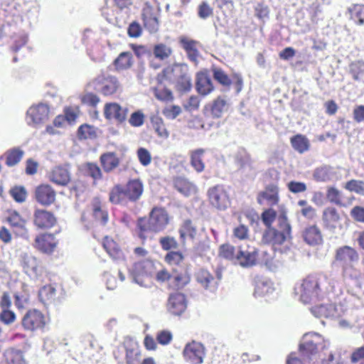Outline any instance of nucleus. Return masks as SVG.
<instances>
[{
	"instance_id": "13",
	"label": "nucleus",
	"mask_w": 364,
	"mask_h": 364,
	"mask_svg": "<svg viewBox=\"0 0 364 364\" xmlns=\"http://www.w3.org/2000/svg\"><path fill=\"white\" fill-rule=\"evenodd\" d=\"M20 262L24 272L30 277H37L41 272L39 261L30 253H21L20 255Z\"/></svg>"
},
{
	"instance_id": "41",
	"label": "nucleus",
	"mask_w": 364,
	"mask_h": 364,
	"mask_svg": "<svg viewBox=\"0 0 364 364\" xmlns=\"http://www.w3.org/2000/svg\"><path fill=\"white\" fill-rule=\"evenodd\" d=\"M293 148L299 153H304L309 149L308 139L301 134H297L291 139Z\"/></svg>"
},
{
	"instance_id": "6",
	"label": "nucleus",
	"mask_w": 364,
	"mask_h": 364,
	"mask_svg": "<svg viewBox=\"0 0 364 364\" xmlns=\"http://www.w3.org/2000/svg\"><path fill=\"white\" fill-rule=\"evenodd\" d=\"M49 116V106L46 103H38L28 109L26 121L29 126L38 128L48 120Z\"/></svg>"
},
{
	"instance_id": "64",
	"label": "nucleus",
	"mask_w": 364,
	"mask_h": 364,
	"mask_svg": "<svg viewBox=\"0 0 364 364\" xmlns=\"http://www.w3.org/2000/svg\"><path fill=\"white\" fill-rule=\"evenodd\" d=\"M351 217L357 222L364 223V208L355 206L350 210Z\"/></svg>"
},
{
	"instance_id": "18",
	"label": "nucleus",
	"mask_w": 364,
	"mask_h": 364,
	"mask_svg": "<svg viewBox=\"0 0 364 364\" xmlns=\"http://www.w3.org/2000/svg\"><path fill=\"white\" fill-rule=\"evenodd\" d=\"M290 235L287 232L277 230L273 228H269L264 233L262 242L267 244H272L273 246L282 245Z\"/></svg>"
},
{
	"instance_id": "59",
	"label": "nucleus",
	"mask_w": 364,
	"mask_h": 364,
	"mask_svg": "<svg viewBox=\"0 0 364 364\" xmlns=\"http://www.w3.org/2000/svg\"><path fill=\"white\" fill-rule=\"evenodd\" d=\"M173 339V335L170 331L162 330L157 333L156 340L159 343L166 346L171 343Z\"/></svg>"
},
{
	"instance_id": "1",
	"label": "nucleus",
	"mask_w": 364,
	"mask_h": 364,
	"mask_svg": "<svg viewBox=\"0 0 364 364\" xmlns=\"http://www.w3.org/2000/svg\"><path fill=\"white\" fill-rule=\"evenodd\" d=\"M170 221L171 217L164 208H154L150 212L149 220L140 218L138 220L139 235L146 239L149 231L160 232L166 229Z\"/></svg>"
},
{
	"instance_id": "52",
	"label": "nucleus",
	"mask_w": 364,
	"mask_h": 364,
	"mask_svg": "<svg viewBox=\"0 0 364 364\" xmlns=\"http://www.w3.org/2000/svg\"><path fill=\"white\" fill-rule=\"evenodd\" d=\"M127 364H140L141 353L138 348H132L127 350Z\"/></svg>"
},
{
	"instance_id": "28",
	"label": "nucleus",
	"mask_w": 364,
	"mask_h": 364,
	"mask_svg": "<svg viewBox=\"0 0 364 364\" xmlns=\"http://www.w3.org/2000/svg\"><path fill=\"white\" fill-rule=\"evenodd\" d=\"M124 190L127 198L136 200L143 193V184L139 179L131 180L127 183Z\"/></svg>"
},
{
	"instance_id": "33",
	"label": "nucleus",
	"mask_w": 364,
	"mask_h": 364,
	"mask_svg": "<svg viewBox=\"0 0 364 364\" xmlns=\"http://www.w3.org/2000/svg\"><path fill=\"white\" fill-rule=\"evenodd\" d=\"M304 238L311 245H318L322 242L321 231L316 225H311L305 229Z\"/></svg>"
},
{
	"instance_id": "29",
	"label": "nucleus",
	"mask_w": 364,
	"mask_h": 364,
	"mask_svg": "<svg viewBox=\"0 0 364 364\" xmlns=\"http://www.w3.org/2000/svg\"><path fill=\"white\" fill-rule=\"evenodd\" d=\"M103 247L109 255L115 260H123L124 257L122 251L119 247L116 242L111 237L106 236L104 238Z\"/></svg>"
},
{
	"instance_id": "62",
	"label": "nucleus",
	"mask_w": 364,
	"mask_h": 364,
	"mask_svg": "<svg viewBox=\"0 0 364 364\" xmlns=\"http://www.w3.org/2000/svg\"><path fill=\"white\" fill-rule=\"evenodd\" d=\"M181 112V109L178 105H171L165 107L163 114L168 119H175Z\"/></svg>"
},
{
	"instance_id": "61",
	"label": "nucleus",
	"mask_w": 364,
	"mask_h": 364,
	"mask_svg": "<svg viewBox=\"0 0 364 364\" xmlns=\"http://www.w3.org/2000/svg\"><path fill=\"white\" fill-rule=\"evenodd\" d=\"M215 79L225 86H229L231 84V80L225 72L220 69L214 70Z\"/></svg>"
},
{
	"instance_id": "58",
	"label": "nucleus",
	"mask_w": 364,
	"mask_h": 364,
	"mask_svg": "<svg viewBox=\"0 0 364 364\" xmlns=\"http://www.w3.org/2000/svg\"><path fill=\"white\" fill-rule=\"evenodd\" d=\"M16 314L9 309H3L0 312V321L6 325H10L16 321Z\"/></svg>"
},
{
	"instance_id": "4",
	"label": "nucleus",
	"mask_w": 364,
	"mask_h": 364,
	"mask_svg": "<svg viewBox=\"0 0 364 364\" xmlns=\"http://www.w3.org/2000/svg\"><path fill=\"white\" fill-rule=\"evenodd\" d=\"M48 322V316L36 309L28 310L21 319L23 329L30 332L43 330Z\"/></svg>"
},
{
	"instance_id": "36",
	"label": "nucleus",
	"mask_w": 364,
	"mask_h": 364,
	"mask_svg": "<svg viewBox=\"0 0 364 364\" xmlns=\"http://www.w3.org/2000/svg\"><path fill=\"white\" fill-rule=\"evenodd\" d=\"M180 238L183 243H185L186 240H193L196 235V229L193 225L191 220H187L183 222L179 229Z\"/></svg>"
},
{
	"instance_id": "21",
	"label": "nucleus",
	"mask_w": 364,
	"mask_h": 364,
	"mask_svg": "<svg viewBox=\"0 0 364 364\" xmlns=\"http://www.w3.org/2000/svg\"><path fill=\"white\" fill-rule=\"evenodd\" d=\"M48 178L50 181L58 186H65L70 181V173L67 168L57 166L49 173Z\"/></svg>"
},
{
	"instance_id": "17",
	"label": "nucleus",
	"mask_w": 364,
	"mask_h": 364,
	"mask_svg": "<svg viewBox=\"0 0 364 364\" xmlns=\"http://www.w3.org/2000/svg\"><path fill=\"white\" fill-rule=\"evenodd\" d=\"M56 245L57 242L53 235L42 234L36 237L34 247L43 253L50 254L53 252Z\"/></svg>"
},
{
	"instance_id": "8",
	"label": "nucleus",
	"mask_w": 364,
	"mask_h": 364,
	"mask_svg": "<svg viewBox=\"0 0 364 364\" xmlns=\"http://www.w3.org/2000/svg\"><path fill=\"white\" fill-rule=\"evenodd\" d=\"M154 273V264L151 261H144L135 264L132 276L135 283L141 287H149L151 284L150 277Z\"/></svg>"
},
{
	"instance_id": "43",
	"label": "nucleus",
	"mask_w": 364,
	"mask_h": 364,
	"mask_svg": "<svg viewBox=\"0 0 364 364\" xmlns=\"http://www.w3.org/2000/svg\"><path fill=\"white\" fill-rule=\"evenodd\" d=\"M38 296L42 303L49 304L55 298V289L51 285L44 286L39 290Z\"/></svg>"
},
{
	"instance_id": "25",
	"label": "nucleus",
	"mask_w": 364,
	"mask_h": 364,
	"mask_svg": "<svg viewBox=\"0 0 364 364\" xmlns=\"http://www.w3.org/2000/svg\"><path fill=\"white\" fill-rule=\"evenodd\" d=\"M196 89L202 95H207L213 90L211 80L205 72H200L197 74Z\"/></svg>"
},
{
	"instance_id": "3",
	"label": "nucleus",
	"mask_w": 364,
	"mask_h": 364,
	"mask_svg": "<svg viewBox=\"0 0 364 364\" xmlns=\"http://www.w3.org/2000/svg\"><path fill=\"white\" fill-rule=\"evenodd\" d=\"M328 345V342L320 334L311 332L304 335L299 345V350L304 356L309 357L316 354L320 349L326 348Z\"/></svg>"
},
{
	"instance_id": "16",
	"label": "nucleus",
	"mask_w": 364,
	"mask_h": 364,
	"mask_svg": "<svg viewBox=\"0 0 364 364\" xmlns=\"http://www.w3.org/2000/svg\"><path fill=\"white\" fill-rule=\"evenodd\" d=\"M314 177L318 181L326 182L340 180L342 177V174L338 168L323 166L315 171Z\"/></svg>"
},
{
	"instance_id": "50",
	"label": "nucleus",
	"mask_w": 364,
	"mask_h": 364,
	"mask_svg": "<svg viewBox=\"0 0 364 364\" xmlns=\"http://www.w3.org/2000/svg\"><path fill=\"white\" fill-rule=\"evenodd\" d=\"M7 360L12 364H26L23 353L18 350H11L7 353Z\"/></svg>"
},
{
	"instance_id": "63",
	"label": "nucleus",
	"mask_w": 364,
	"mask_h": 364,
	"mask_svg": "<svg viewBox=\"0 0 364 364\" xmlns=\"http://www.w3.org/2000/svg\"><path fill=\"white\" fill-rule=\"evenodd\" d=\"M237 166L243 171L252 170V161L248 155L245 154L237 160Z\"/></svg>"
},
{
	"instance_id": "47",
	"label": "nucleus",
	"mask_w": 364,
	"mask_h": 364,
	"mask_svg": "<svg viewBox=\"0 0 364 364\" xmlns=\"http://www.w3.org/2000/svg\"><path fill=\"white\" fill-rule=\"evenodd\" d=\"M172 53V50L171 47L163 44L159 43L154 46V54L156 56V58L164 60L166 58H168Z\"/></svg>"
},
{
	"instance_id": "11",
	"label": "nucleus",
	"mask_w": 364,
	"mask_h": 364,
	"mask_svg": "<svg viewBox=\"0 0 364 364\" xmlns=\"http://www.w3.org/2000/svg\"><path fill=\"white\" fill-rule=\"evenodd\" d=\"M236 262L242 267H251L256 265L259 260V253L254 247H240L237 249Z\"/></svg>"
},
{
	"instance_id": "38",
	"label": "nucleus",
	"mask_w": 364,
	"mask_h": 364,
	"mask_svg": "<svg viewBox=\"0 0 364 364\" xmlns=\"http://www.w3.org/2000/svg\"><path fill=\"white\" fill-rule=\"evenodd\" d=\"M348 11L350 14V18L354 22L359 25H364V5L355 4L349 7Z\"/></svg>"
},
{
	"instance_id": "30",
	"label": "nucleus",
	"mask_w": 364,
	"mask_h": 364,
	"mask_svg": "<svg viewBox=\"0 0 364 364\" xmlns=\"http://www.w3.org/2000/svg\"><path fill=\"white\" fill-rule=\"evenodd\" d=\"M336 259L347 264L356 261L358 259V255L353 248L349 246H343L337 250Z\"/></svg>"
},
{
	"instance_id": "53",
	"label": "nucleus",
	"mask_w": 364,
	"mask_h": 364,
	"mask_svg": "<svg viewBox=\"0 0 364 364\" xmlns=\"http://www.w3.org/2000/svg\"><path fill=\"white\" fill-rule=\"evenodd\" d=\"M184 259L183 254L181 252L172 251L168 252L166 257L165 260L171 265L180 264Z\"/></svg>"
},
{
	"instance_id": "14",
	"label": "nucleus",
	"mask_w": 364,
	"mask_h": 364,
	"mask_svg": "<svg viewBox=\"0 0 364 364\" xmlns=\"http://www.w3.org/2000/svg\"><path fill=\"white\" fill-rule=\"evenodd\" d=\"M257 201L261 205L265 203L269 205H277L279 201L278 186L275 184L267 186L258 194Z\"/></svg>"
},
{
	"instance_id": "45",
	"label": "nucleus",
	"mask_w": 364,
	"mask_h": 364,
	"mask_svg": "<svg viewBox=\"0 0 364 364\" xmlns=\"http://www.w3.org/2000/svg\"><path fill=\"white\" fill-rule=\"evenodd\" d=\"M77 135L81 139H94L97 136V129L93 126L82 124L78 129Z\"/></svg>"
},
{
	"instance_id": "9",
	"label": "nucleus",
	"mask_w": 364,
	"mask_h": 364,
	"mask_svg": "<svg viewBox=\"0 0 364 364\" xmlns=\"http://www.w3.org/2000/svg\"><path fill=\"white\" fill-rule=\"evenodd\" d=\"M208 193L210 203L216 209L225 210L230 205L229 195L223 186H215Z\"/></svg>"
},
{
	"instance_id": "35",
	"label": "nucleus",
	"mask_w": 364,
	"mask_h": 364,
	"mask_svg": "<svg viewBox=\"0 0 364 364\" xmlns=\"http://www.w3.org/2000/svg\"><path fill=\"white\" fill-rule=\"evenodd\" d=\"M100 161L104 170L109 172L117 168L119 164V159L113 152L104 154L100 157Z\"/></svg>"
},
{
	"instance_id": "55",
	"label": "nucleus",
	"mask_w": 364,
	"mask_h": 364,
	"mask_svg": "<svg viewBox=\"0 0 364 364\" xmlns=\"http://www.w3.org/2000/svg\"><path fill=\"white\" fill-rule=\"evenodd\" d=\"M140 164L144 166H149L151 162V155L149 150L145 148H139L136 152Z\"/></svg>"
},
{
	"instance_id": "19",
	"label": "nucleus",
	"mask_w": 364,
	"mask_h": 364,
	"mask_svg": "<svg viewBox=\"0 0 364 364\" xmlns=\"http://www.w3.org/2000/svg\"><path fill=\"white\" fill-rule=\"evenodd\" d=\"M186 309V300L183 294L175 293L170 296L168 309L174 315H181Z\"/></svg>"
},
{
	"instance_id": "27",
	"label": "nucleus",
	"mask_w": 364,
	"mask_h": 364,
	"mask_svg": "<svg viewBox=\"0 0 364 364\" xmlns=\"http://www.w3.org/2000/svg\"><path fill=\"white\" fill-rule=\"evenodd\" d=\"M196 280L202 287L210 291L215 290L218 286L215 278L205 269H200L197 272Z\"/></svg>"
},
{
	"instance_id": "57",
	"label": "nucleus",
	"mask_w": 364,
	"mask_h": 364,
	"mask_svg": "<svg viewBox=\"0 0 364 364\" xmlns=\"http://www.w3.org/2000/svg\"><path fill=\"white\" fill-rule=\"evenodd\" d=\"M159 243L164 250H169L171 249H176L178 247V242L173 237L166 236L161 237Z\"/></svg>"
},
{
	"instance_id": "12",
	"label": "nucleus",
	"mask_w": 364,
	"mask_h": 364,
	"mask_svg": "<svg viewBox=\"0 0 364 364\" xmlns=\"http://www.w3.org/2000/svg\"><path fill=\"white\" fill-rule=\"evenodd\" d=\"M128 109L117 102L106 103L104 107V116L108 120L114 119L119 123L124 122L127 116Z\"/></svg>"
},
{
	"instance_id": "34",
	"label": "nucleus",
	"mask_w": 364,
	"mask_h": 364,
	"mask_svg": "<svg viewBox=\"0 0 364 364\" xmlns=\"http://www.w3.org/2000/svg\"><path fill=\"white\" fill-rule=\"evenodd\" d=\"M114 63L118 71L127 70L133 65L132 54L130 52H122L115 59Z\"/></svg>"
},
{
	"instance_id": "46",
	"label": "nucleus",
	"mask_w": 364,
	"mask_h": 364,
	"mask_svg": "<svg viewBox=\"0 0 364 364\" xmlns=\"http://www.w3.org/2000/svg\"><path fill=\"white\" fill-rule=\"evenodd\" d=\"M93 215L95 218L100 220L102 224H106L108 220V214L101 208V201L95 198L93 201Z\"/></svg>"
},
{
	"instance_id": "54",
	"label": "nucleus",
	"mask_w": 364,
	"mask_h": 364,
	"mask_svg": "<svg viewBox=\"0 0 364 364\" xmlns=\"http://www.w3.org/2000/svg\"><path fill=\"white\" fill-rule=\"evenodd\" d=\"M345 188L350 191L364 195V182L358 180H351L347 182Z\"/></svg>"
},
{
	"instance_id": "15",
	"label": "nucleus",
	"mask_w": 364,
	"mask_h": 364,
	"mask_svg": "<svg viewBox=\"0 0 364 364\" xmlns=\"http://www.w3.org/2000/svg\"><path fill=\"white\" fill-rule=\"evenodd\" d=\"M55 191L48 184H41L35 191L36 200L43 205L52 204L55 200Z\"/></svg>"
},
{
	"instance_id": "20",
	"label": "nucleus",
	"mask_w": 364,
	"mask_h": 364,
	"mask_svg": "<svg viewBox=\"0 0 364 364\" xmlns=\"http://www.w3.org/2000/svg\"><path fill=\"white\" fill-rule=\"evenodd\" d=\"M56 223L53 213L45 210H36L34 213V223L39 228H50Z\"/></svg>"
},
{
	"instance_id": "32",
	"label": "nucleus",
	"mask_w": 364,
	"mask_h": 364,
	"mask_svg": "<svg viewBox=\"0 0 364 364\" xmlns=\"http://www.w3.org/2000/svg\"><path fill=\"white\" fill-rule=\"evenodd\" d=\"M24 155V151L19 147H14L7 150L4 156H0L1 159L4 156L6 158V164L8 166H14L18 164Z\"/></svg>"
},
{
	"instance_id": "24",
	"label": "nucleus",
	"mask_w": 364,
	"mask_h": 364,
	"mask_svg": "<svg viewBox=\"0 0 364 364\" xmlns=\"http://www.w3.org/2000/svg\"><path fill=\"white\" fill-rule=\"evenodd\" d=\"M322 220L327 228L335 229L339 225L341 218L336 208L329 207L324 209Z\"/></svg>"
},
{
	"instance_id": "2",
	"label": "nucleus",
	"mask_w": 364,
	"mask_h": 364,
	"mask_svg": "<svg viewBox=\"0 0 364 364\" xmlns=\"http://www.w3.org/2000/svg\"><path fill=\"white\" fill-rule=\"evenodd\" d=\"M322 277L319 274H310L296 288V294L299 295L303 303L307 304L318 296Z\"/></svg>"
},
{
	"instance_id": "40",
	"label": "nucleus",
	"mask_w": 364,
	"mask_h": 364,
	"mask_svg": "<svg viewBox=\"0 0 364 364\" xmlns=\"http://www.w3.org/2000/svg\"><path fill=\"white\" fill-rule=\"evenodd\" d=\"M151 122L154 129L159 137L166 139L169 136V132L161 117L154 116L151 118Z\"/></svg>"
},
{
	"instance_id": "26",
	"label": "nucleus",
	"mask_w": 364,
	"mask_h": 364,
	"mask_svg": "<svg viewBox=\"0 0 364 364\" xmlns=\"http://www.w3.org/2000/svg\"><path fill=\"white\" fill-rule=\"evenodd\" d=\"M229 104L223 97H218L209 105L210 114L213 118H220L223 113L228 111Z\"/></svg>"
},
{
	"instance_id": "31",
	"label": "nucleus",
	"mask_w": 364,
	"mask_h": 364,
	"mask_svg": "<svg viewBox=\"0 0 364 364\" xmlns=\"http://www.w3.org/2000/svg\"><path fill=\"white\" fill-rule=\"evenodd\" d=\"M175 188L181 194L189 196L196 192V188L194 184L191 183L186 178L178 177L173 181Z\"/></svg>"
},
{
	"instance_id": "7",
	"label": "nucleus",
	"mask_w": 364,
	"mask_h": 364,
	"mask_svg": "<svg viewBox=\"0 0 364 364\" xmlns=\"http://www.w3.org/2000/svg\"><path fill=\"white\" fill-rule=\"evenodd\" d=\"M90 85L105 96L115 94L120 87L118 79L112 75H99L90 83Z\"/></svg>"
},
{
	"instance_id": "44",
	"label": "nucleus",
	"mask_w": 364,
	"mask_h": 364,
	"mask_svg": "<svg viewBox=\"0 0 364 364\" xmlns=\"http://www.w3.org/2000/svg\"><path fill=\"white\" fill-rule=\"evenodd\" d=\"M203 149H198L192 152L191 156V166L197 172H202L204 170L205 165L202 161Z\"/></svg>"
},
{
	"instance_id": "48",
	"label": "nucleus",
	"mask_w": 364,
	"mask_h": 364,
	"mask_svg": "<svg viewBox=\"0 0 364 364\" xmlns=\"http://www.w3.org/2000/svg\"><path fill=\"white\" fill-rule=\"evenodd\" d=\"M8 221L13 227H16L23 231H26V222L17 212H11L8 217Z\"/></svg>"
},
{
	"instance_id": "37",
	"label": "nucleus",
	"mask_w": 364,
	"mask_h": 364,
	"mask_svg": "<svg viewBox=\"0 0 364 364\" xmlns=\"http://www.w3.org/2000/svg\"><path fill=\"white\" fill-rule=\"evenodd\" d=\"M190 282V276L186 271L178 272L175 271L171 274V285L173 288L179 289L183 287Z\"/></svg>"
},
{
	"instance_id": "5",
	"label": "nucleus",
	"mask_w": 364,
	"mask_h": 364,
	"mask_svg": "<svg viewBox=\"0 0 364 364\" xmlns=\"http://www.w3.org/2000/svg\"><path fill=\"white\" fill-rule=\"evenodd\" d=\"M162 74L164 78L181 84L183 90H189L191 87V80L186 64L169 65L163 70Z\"/></svg>"
},
{
	"instance_id": "39",
	"label": "nucleus",
	"mask_w": 364,
	"mask_h": 364,
	"mask_svg": "<svg viewBox=\"0 0 364 364\" xmlns=\"http://www.w3.org/2000/svg\"><path fill=\"white\" fill-rule=\"evenodd\" d=\"M218 254L220 257L235 263L237 257V249L230 244H224L220 245Z\"/></svg>"
},
{
	"instance_id": "22",
	"label": "nucleus",
	"mask_w": 364,
	"mask_h": 364,
	"mask_svg": "<svg viewBox=\"0 0 364 364\" xmlns=\"http://www.w3.org/2000/svg\"><path fill=\"white\" fill-rule=\"evenodd\" d=\"M275 291L274 283L268 279L257 281L254 291L255 298L269 297Z\"/></svg>"
},
{
	"instance_id": "56",
	"label": "nucleus",
	"mask_w": 364,
	"mask_h": 364,
	"mask_svg": "<svg viewBox=\"0 0 364 364\" xmlns=\"http://www.w3.org/2000/svg\"><path fill=\"white\" fill-rule=\"evenodd\" d=\"M155 97L162 101H171L173 100V95L171 90L163 87H156L154 90Z\"/></svg>"
},
{
	"instance_id": "42",
	"label": "nucleus",
	"mask_w": 364,
	"mask_h": 364,
	"mask_svg": "<svg viewBox=\"0 0 364 364\" xmlns=\"http://www.w3.org/2000/svg\"><path fill=\"white\" fill-rule=\"evenodd\" d=\"M126 198L125 190L120 185H116L111 189L109 199L112 203L119 204Z\"/></svg>"
},
{
	"instance_id": "60",
	"label": "nucleus",
	"mask_w": 364,
	"mask_h": 364,
	"mask_svg": "<svg viewBox=\"0 0 364 364\" xmlns=\"http://www.w3.org/2000/svg\"><path fill=\"white\" fill-rule=\"evenodd\" d=\"M179 43L181 47L186 51L188 52L196 48L197 42L188 36H181L178 38Z\"/></svg>"
},
{
	"instance_id": "10",
	"label": "nucleus",
	"mask_w": 364,
	"mask_h": 364,
	"mask_svg": "<svg viewBox=\"0 0 364 364\" xmlns=\"http://www.w3.org/2000/svg\"><path fill=\"white\" fill-rule=\"evenodd\" d=\"M205 355L204 346L196 341L188 343L183 350V356L185 360L192 364H201Z\"/></svg>"
},
{
	"instance_id": "51",
	"label": "nucleus",
	"mask_w": 364,
	"mask_h": 364,
	"mask_svg": "<svg viewBox=\"0 0 364 364\" xmlns=\"http://www.w3.org/2000/svg\"><path fill=\"white\" fill-rule=\"evenodd\" d=\"M10 193L13 198L18 203L24 202L26 199L27 193L23 186L14 187L11 189Z\"/></svg>"
},
{
	"instance_id": "49",
	"label": "nucleus",
	"mask_w": 364,
	"mask_h": 364,
	"mask_svg": "<svg viewBox=\"0 0 364 364\" xmlns=\"http://www.w3.org/2000/svg\"><path fill=\"white\" fill-rule=\"evenodd\" d=\"M145 115L141 110H137L131 114L129 123L134 127H139L144 124Z\"/></svg>"
},
{
	"instance_id": "23",
	"label": "nucleus",
	"mask_w": 364,
	"mask_h": 364,
	"mask_svg": "<svg viewBox=\"0 0 364 364\" xmlns=\"http://www.w3.org/2000/svg\"><path fill=\"white\" fill-rule=\"evenodd\" d=\"M311 312L316 317L336 318L341 316L337 307L332 304L315 306Z\"/></svg>"
}]
</instances>
